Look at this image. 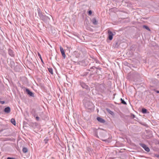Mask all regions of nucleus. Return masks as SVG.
<instances>
[{
	"mask_svg": "<svg viewBox=\"0 0 159 159\" xmlns=\"http://www.w3.org/2000/svg\"><path fill=\"white\" fill-rule=\"evenodd\" d=\"M83 102L84 105L86 108L91 109H92L93 107V105L92 102L89 100H87L86 98H85L84 99Z\"/></svg>",
	"mask_w": 159,
	"mask_h": 159,
	"instance_id": "obj_1",
	"label": "nucleus"
},
{
	"mask_svg": "<svg viewBox=\"0 0 159 159\" xmlns=\"http://www.w3.org/2000/svg\"><path fill=\"white\" fill-rule=\"evenodd\" d=\"M37 11L38 15L40 19L44 22H46L48 19L50 20V18L48 16L44 15L42 14L39 8L37 9Z\"/></svg>",
	"mask_w": 159,
	"mask_h": 159,
	"instance_id": "obj_2",
	"label": "nucleus"
},
{
	"mask_svg": "<svg viewBox=\"0 0 159 159\" xmlns=\"http://www.w3.org/2000/svg\"><path fill=\"white\" fill-rule=\"evenodd\" d=\"M105 133L104 130L100 129H96L94 131V135L98 138H99L98 134L100 137H104L105 136Z\"/></svg>",
	"mask_w": 159,
	"mask_h": 159,
	"instance_id": "obj_3",
	"label": "nucleus"
},
{
	"mask_svg": "<svg viewBox=\"0 0 159 159\" xmlns=\"http://www.w3.org/2000/svg\"><path fill=\"white\" fill-rule=\"evenodd\" d=\"M98 69L101 70V68H97L95 66H93L87 70L90 71L93 74H96L98 73Z\"/></svg>",
	"mask_w": 159,
	"mask_h": 159,
	"instance_id": "obj_4",
	"label": "nucleus"
},
{
	"mask_svg": "<svg viewBox=\"0 0 159 159\" xmlns=\"http://www.w3.org/2000/svg\"><path fill=\"white\" fill-rule=\"evenodd\" d=\"M80 86L84 89H86L89 92L90 90V89L89 87L85 83L83 82H80Z\"/></svg>",
	"mask_w": 159,
	"mask_h": 159,
	"instance_id": "obj_5",
	"label": "nucleus"
},
{
	"mask_svg": "<svg viewBox=\"0 0 159 159\" xmlns=\"http://www.w3.org/2000/svg\"><path fill=\"white\" fill-rule=\"evenodd\" d=\"M139 145L142 147L146 151L149 152L150 151L149 148L145 144L141 143H139Z\"/></svg>",
	"mask_w": 159,
	"mask_h": 159,
	"instance_id": "obj_6",
	"label": "nucleus"
},
{
	"mask_svg": "<svg viewBox=\"0 0 159 159\" xmlns=\"http://www.w3.org/2000/svg\"><path fill=\"white\" fill-rule=\"evenodd\" d=\"M25 92L28 95L30 96L34 97V93L30 91L29 89L25 88Z\"/></svg>",
	"mask_w": 159,
	"mask_h": 159,
	"instance_id": "obj_7",
	"label": "nucleus"
},
{
	"mask_svg": "<svg viewBox=\"0 0 159 159\" xmlns=\"http://www.w3.org/2000/svg\"><path fill=\"white\" fill-rule=\"evenodd\" d=\"M108 39L110 40H112L113 39V36L114 34L111 31L109 30L108 31Z\"/></svg>",
	"mask_w": 159,
	"mask_h": 159,
	"instance_id": "obj_8",
	"label": "nucleus"
},
{
	"mask_svg": "<svg viewBox=\"0 0 159 159\" xmlns=\"http://www.w3.org/2000/svg\"><path fill=\"white\" fill-rule=\"evenodd\" d=\"M8 53L11 57H15V54L14 52L11 49L9 48L8 49Z\"/></svg>",
	"mask_w": 159,
	"mask_h": 159,
	"instance_id": "obj_9",
	"label": "nucleus"
},
{
	"mask_svg": "<svg viewBox=\"0 0 159 159\" xmlns=\"http://www.w3.org/2000/svg\"><path fill=\"white\" fill-rule=\"evenodd\" d=\"M60 49L63 58L64 59H65L66 57V55L63 48L61 47L60 46Z\"/></svg>",
	"mask_w": 159,
	"mask_h": 159,
	"instance_id": "obj_10",
	"label": "nucleus"
},
{
	"mask_svg": "<svg viewBox=\"0 0 159 159\" xmlns=\"http://www.w3.org/2000/svg\"><path fill=\"white\" fill-rule=\"evenodd\" d=\"M79 63L80 65L84 66H86L87 65V62H86L84 60H82L81 61H80L79 62Z\"/></svg>",
	"mask_w": 159,
	"mask_h": 159,
	"instance_id": "obj_11",
	"label": "nucleus"
},
{
	"mask_svg": "<svg viewBox=\"0 0 159 159\" xmlns=\"http://www.w3.org/2000/svg\"><path fill=\"white\" fill-rule=\"evenodd\" d=\"M11 111V108L9 107H7L5 108L4 110V111L7 113H8L10 112Z\"/></svg>",
	"mask_w": 159,
	"mask_h": 159,
	"instance_id": "obj_12",
	"label": "nucleus"
},
{
	"mask_svg": "<svg viewBox=\"0 0 159 159\" xmlns=\"http://www.w3.org/2000/svg\"><path fill=\"white\" fill-rule=\"evenodd\" d=\"M97 120L98 121L101 123H104L105 122V121L104 120L99 117H98L97 118Z\"/></svg>",
	"mask_w": 159,
	"mask_h": 159,
	"instance_id": "obj_13",
	"label": "nucleus"
},
{
	"mask_svg": "<svg viewBox=\"0 0 159 159\" xmlns=\"http://www.w3.org/2000/svg\"><path fill=\"white\" fill-rule=\"evenodd\" d=\"M31 114L35 117L36 116H38L37 114L36 113V110L34 109H33L31 110Z\"/></svg>",
	"mask_w": 159,
	"mask_h": 159,
	"instance_id": "obj_14",
	"label": "nucleus"
},
{
	"mask_svg": "<svg viewBox=\"0 0 159 159\" xmlns=\"http://www.w3.org/2000/svg\"><path fill=\"white\" fill-rule=\"evenodd\" d=\"M91 21L94 25H97L98 24V21L97 20L96 18L94 17L92 19Z\"/></svg>",
	"mask_w": 159,
	"mask_h": 159,
	"instance_id": "obj_15",
	"label": "nucleus"
},
{
	"mask_svg": "<svg viewBox=\"0 0 159 159\" xmlns=\"http://www.w3.org/2000/svg\"><path fill=\"white\" fill-rule=\"evenodd\" d=\"M106 110L111 115H113L114 114L113 112L109 108H106Z\"/></svg>",
	"mask_w": 159,
	"mask_h": 159,
	"instance_id": "obj_16",
	"label": "nucleus"
},
{
	"mask_svg": "<svg viewBox=\"0 0 159 159\" xmlns=\"http://www.w3.org/2000/svg\"><path fill=\"white\" fill-rule=\"evenodd\" d=\"M22 151L23 153H26L28 152V149L24 147L22 149Z\"/></svg>",
	"mask_w": 159,
	"mask_h": 159,
	"instance_id": "obj_17",
	"label": "nucleus"
},
{
	"mask_svg": "<svg viewBox=\"0 0 159 159\" xmlns=\"http://www.w3.org/2000/svg\"><path fill=\"white\" fill-rule=\"evenodd\" d=\"M11 122L14 125H16V121L14 119L12 118L11 120Z\"/></svg>",
	"mask_w": 159,
	"mask_h": 159,
	"instance_id": "obj_18",
	"label": "nucleus"
},
{
	"mask_svg": "<svg viewBox=\"0 0 159 159\" xmlns=\"http://www.w3.org/2000/svg\"><path fill=\"white\" fill-rule=\"evenodd\" d=\"M147 110L144 108H143L142 109V112L143 114L146 113L147 112Z\"/></svg>",
	"mask_w": 159,
	"mask_h": 159,
	"instance_id": "obj_19",
	"label": "nucleus"
},
{
	"mask_svg": "<svg viewBox=\"0 0 159 159\" xmlns=\"http://www.w3.org/2000/svg\"><path fill=\"white\" fill-rule=\"evenodd\" d=\"M120 101H121V103H122L123 104H124V105L127 104L126 102L122 98H121L120 99Z\"/></svg>",
	"mask_w": 159,
	"mask_h": 159,
	"instance_id": "obj_20",
	"label": "nucleus"
},
{
	"mask_svg": "<svg viewBox=\"0 0 159 159\" xmlns=\"http://www.w3.org/2000/svg\"><path fill=\"white\" fill-rule=\"evenodd\" d=\"M143 28H145V29H146L148 31H150V29L148 27L147 25H143Z\"/></svg>",
	"mask_w": 159,
	"mask_h": 159,
	"instance_id": "obj_21",
	"label": "nucleus"
},
{
	"mask_svg": "<svg viewBox=\"0 0 159 159\" xmlns=\"http://www.w3.org/2000/svg\"><path fill=\"white\" fill-rule=\"evenodd\" d=\"M122 3H129V0H122Z\"/></svg>",
	"mask_w": 159,
	"mask_h": 159,
	"instance_id": "obj_22",
	"label": "nucleus"
},
{
	"mask_svg": "<svg viewBox=\"0 0 159 159\" xmlns=\"http://www.w3.org/2000/svg\"><path fill=\"white\" fill-rule=\"evenodd\" d=\"M49 72L52 74H53V70L51 68H48Z\"/></svg>",
	"mask_w": 159,
	"mask_h": 159,
	"instance_id": "obj_23",
	"label": "nucleus"
},
{
	"mask_svg": "<svg viewBox=\"0 0 159 159\" xmlns=\"http://www.w3.org/2000/svg\"><path fill=\"white\" fill-rule=\"evenodd\" d=\"M158 81L157 80H152V83H153L154 84H156V83H157V82Z\"/></svg>",
	"mask_w": 159,
	"mask_h": 159,
	"instance_id": "obj_24",
	"label": "nucleus"
},
{
	"mask_svg": "<svg viewBox=\"0 0 159 159\" xmlns=\"http://www.w3.org/2000/svg\"><path fill=\"white\" fill-rule=\"evenodd\" d=\"M88 15H91L92 14V11L91 10H89L88 11Z\"/></svg>",
	"mask_w": 159,
	"mask_h": 159,
	"instance_id": "obj_25",
	"label": "nucleus"
},
{
	"mask_svg": "<svg viewBox=\"0 0 159 159\" xmlns=\"http://www.w3.org/2000/svg\"><path fill=\"white\" fill-rule=\"evenodd\" d=\"M27 63L28 64H32L30 60H27Z\"/></svg>",
	"mask_w": 159,
	"mask_h": 159,
	"instance_id": "obj_26",
	"label": "nucleus"
},
{
	"mask_svg": "<svg viewBox=\"0 0 159 159\" xmlns=\"http://www.w3.org/2000/svg\"><path fill=\"white\" fill-rule=\"evenodd\" d=\"M35 117L36 120L39 121V118L38 116H36Z\"/></svg>",
	"mask_w": 159,
	"mask_h": 159,
	"instance_id": "obj_27",
	"label": "nucleus"
},
{
	"mask_svg": "<svg viewBox=\"0 0 159 159\" xmlns=\"http://www.w3.org/2000/svg\"><path fill=\"white\" fill-rule=\"evenodd\" d=\"M131 117L132 118H134L135 117V116L133 114H131Z\"/></svg>",
	"mask_w": 159,
	"mask_h": 159,
	"instance_id": "obj_28",
	"label": "nucleus"
},
{
	"mask_svg": "<svg viewBox=\"0 0 159 159\" xmlns=\"http://www.w3.org/2000/svg\"><path fill=\"white\" fill-rule=\"evenodd\" d=\"M48 140L47 139H45L44 140V143H47L48 142Z\"/></svg>",
	"mask_w": 159,
	"mask_h": 159,
	"instance_id": "obj_29",
	"label": "nucleus"
},
{
	"mask_svg": "<svg viewBox=\"0 0 159 159\" xmlns=\"http://www.w3.org/2000/svg\"><path fill=\"white\" fill-rule=\"evenodd\" d=\"M38 55L39 57L41 59H42V57H41V55L40 54V53H38Z\"/></svg>",
	"mask_w": 159,
	"mask_h": 159,
	"instance_id": "obj_30",
	"label": "nucleus"
},
{
	"mask_svg": "<svg viewBox=\"0 0 159 159\" xmlns=\"http://www.w3.org/2000/svg\"><path fill=\"white\" fill-rule=\"evenodd\" d=\"M0 103H1L2 104H4L5 103V101H0Z\"/></svg>",
	"mask_w": 159,
	"mask_h": 159,
	"instance_id": "obj_31",
	"label": "nucleus"
},
{
	"mask_svg": "<svg viewBox=\"0 0 159 159\" xmlns=\"http://www.w3.org/2000/svg\"><path fill=\"white\" fill-rule=\"evenodd\" d=\"M7 159H16L15 158L11 157H8Z\"/></svg>",
	"mask_w": 159,
	"mask_h": 159,
	"instance_id": "obj_32",
	"label": "nucleus"
},
{
	"mask_svg": "<svg viewBox=\"0 0 159 159\" xmlns=\"http://www.w3.org/2000/svg\"><path fill=\"white\" fill-rule=\"evenodd\" d=\"M3 131V129H2L0 130V133L2 132Z\"/></svg>",
	"mask_w": 159,
	"mask_h": 159,
	"instance_id": "obj_33",
	"label": "nucleus"
},
{
	"mask_svg": "<svg viewBox=\"0 0 159 159\" xmlns=\"http://www.w3.org/2000/svg\"><path fill=\"white\" fill-rule=\"evenodd\" d=\"M156 92L157 93H159V91L157 90L156 91Z\"/></svg>",
	"mask_w": 159,
	"mask_h": 159,
	"instance_id": "obj_34",
	"label": "nucleus"
},
{
	"mask_svg": "<svg viewBox=\"0 0 159 159\" xmlns=\"http://www.w3.org/2000/svg\"><path fill=\"white\" fill-rule=\"evenodd\" d=\"M156 156L157 157H159V155H157V156Z\"/></svg>",
	"mask_w": 159,
	"mask_h": 159,
	"instance_id": "obj_35",
	"label": "nucleus"
},
{
	"mask_svg": "<svg viewBox=\"0 0 159 159\" xmlns=\"http://www.w3.org/2000/svg\"><path fill=\"white\" fill-rule=\"evenodd\" d=\"M103 141H106V142L107 141V140H102Z\"/></svg>",
	"mask_w": 159,
	"mask_h": 159,
	"instance_id": "obj_36",
	"label": "nucleus"
},
{
	"mask_svg": "<svg viewBox=\"0 0 159 159\" xmlns=\"http://www.w3.org/2000/svg\"><path fill=\"white\" fill-rule=\"evenodd\" d=\"M41 61H42V62H43V61L42 59H42H41Z\"/></svg>",
	"mask_w": 159,
	"mask_h": 159,
	"instance_id": "obj_37",
	"label": "nucleus"
},
{
	"mask_svg": "<svg viewBox=\"0 0 159 159\" xmlns=\"http://www.w3.org/2000/svg\"><path fill=\"white\" fill-rule=\"evenodd\" d=\"M1 106H0V108L1 107Z\"/></svg>",
	"mask_w": 159,
	"mask_h": 159,
	"instance_id": "obj_38",
	"label": "nucleus"
}]
</instances>
